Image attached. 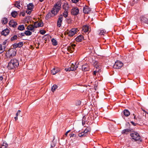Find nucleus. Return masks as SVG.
<instances>
[{"mask_svg":"<svg viewBox=\"0 0 148 148\" xmlns=\"http://www.w3.org/2000/svg\"><path fill=\"white\" fill-rule=\"evenodd\" d=\"M19 66L18 60L16 59L11 60L8 64V68L9 69L17 68Z\"/></svg>","mask_w":148,"mask_h":148,"instance_id":"1","label":"nucleus"},{"mask_svg":"<svg viewBox=\"0 0 148 148\" xmlns=\"http://www.w3.org/2000/svg\"><path fill=\"white\" fill-rule=\"evenodd\" d=\"M61 3L60 2H58L55 4L51 10V12L54 15L57 14L61 8Z\"/></svg>","mask_w":148,"mask_h":148,"instance_id":"2","label":"nucleus"},{"mask_svg":"<svg viewBox=\"0 0 148 148\" xmlns=\"http://www.w3.org/2000/svg\"><path fill=\"white\" fill-rule=\"evenodd\" d=\"M130 136L132 141L139 140L141 138V137L140 136L139 134L135 131L132 132L130 134Z\"/></svg>","mask_w":148,"mask_h":148,"instance_id":"3","label":"nucleus"},{"mask_svg":"<svg viewBox=\"0 0 148 148\" xmlns=\"http://www.w3.org/2000/svg\"><path fill=\"white\" fill-rule=\"evenodd\" d=\"M6 56L10 58L15 56L16 54V50L14 49H10L8 50L6 53Z\"/></svg>","mask_w":148,"mask_h":148,"instance_id":"4","label":"nucleus"},{"mask_svg":"<svg viewBox=\"0 0 148 148\" xmlns=\"http://www.w3.org/2000/svg\"><path fill=\"white\" fill-rule=\"evenodd\" d=\"M123 64L120 61H117L115 62L113 66V67L115 69H120L123 66Z\"/></svg>","mask_w":148,"mask_h":148,"instance_id":"5","label":"nucleus"},{"mask_svg":"<svg viewBox=\"0 0 148 148\" xmlns=\"http://www.w3.org/2000/svg\"><path fill=\"white\" fill-rule=\"evenodd\" d=\"M77 30L76 29L73 28L67 32V34L69 36H73L76 34Z\"/></svg>","mask_w":148,"mask_h":148,"instance_id":"6","label":"nucleus"},{"mask_svg":"<svg viewBox=\"0 0 148 148\" xmlns=\"http://www.w3.org/2000/svg\"><path fill=\"white\" fill-rule=\"evenodd\" d=\"M90 131L89 128H86L83 132L78 134V136L80 137H84L86 136L87 134V133Z\"/></svg>","mask_w":148,"mask_h":148,"instance_id":"7","label":"nucleus"},{"mask_svg":"<svg viewBox=\"0 0 148 148\" xmlns=\"http://www.w3.org/2000/svg\"><path fill=\"white\" fill-rule=\"evenodd\" d=\"M63 18V15L62 14H61L58 18L57 23V26L59 27H60L61 26L62 23V22Z\"/></svg>","mask_w":148,"mask_h":148,"instance_id":"8","label":"nucleus"},{"mask_svg":"<svg viewBox=\"0 0 148 148\" xmlns=\"http://www.w3.org/2000/svg\"><path fill=\"white\" fill-rule=\"evenodd\" d=\"M79 10L77 8H73L71 11V14L74 15H76L79 13Z\"/></svg>","mask_w":148,"mask_h":148,"instance_id":"9","label":"nucleus"},{"mask_svg":"<svg viewBox=\"0 0 148 148\" xmlns=\"http://www.w3.org/2000/svg\"><path fill=\"white\" fill-rule=\"evenodd\" d=\"M76 46V45L72 44L70 46H68L67 48V49L70 53H71L74 49L75 47Z\"/></svg>","mask_w":148,"mask_h":148,"instance_id":"10","label":"nucleus"},{"mask_svg":"<svg viewBox=\"0 0 148 148\" xmlns=\"http://www.w3.org/2000/svg\"><path fill=\"white\" fill-rule=\"evenodd\" d=\"M91 9L88 6L86 5L84 7L83 12L85 14H88L91 11Z\"/></svg>","mask_w":148,"mask_h":148,"instance_id":"11","label":"nucleus"},{"mask_svg":"<svg viewBox=\"0 0 148 148\" xmlns=\"http://www.w3.org/2000/svg\"><path fill=\"white\" fill-rule=\"evenodd\" d=\"M82 69L83 71H86L89 70L90 68L88 64L83 65L82 66Z\"/></svg>","mask_w":148,"mask_h":148,"instance_id":"12","label":"nucleus"},{"mask_svg":"<svg viewBox=\"0 0 148 148\" xmlns=\"http://www.w3.org/2000/svg\"><path fill=\"white\" fill-rule=\"evenodd\" d=\"M132 129L131 128L124 129L122 131V134H127L129 132L132 131Z\"/></svg>","mask_w":148,"mask_h":148,"instance_id":"13","label":"nucleus"},{"mask_svg":"<svg viewBox=\"0 0 148 148\" xmlns=\"http://www.w3.org/2000/svg\"><path fill=\"white\" fill-rule=\"evenodd\" d=\"M34 24L35 28L42 27L43 26V23L42 22L38 23V22H34Z\"/></svg>","mask_w":148,"mask_h":148,"instance_id":"14","label":"nucleus"},{"mask_svg":"<svg viewBox=\"0 0 148 148\" xmlns=\"http://www.w3.org/2000/svg\"><path fill=\"white\" fill-rule=\"evenodd\" d=\"M60 71V69L57 68H54L51 70V73L53 75H55Z\"/></svg>","mask_w":148,"mask_h":148,"instance_id":"15","label":"nucleus"},{"mask_svg":"<svg viewBox=\"0 0 148 148\" xmlns=\"http://www.w3.org/2000/svg\"><path fill=\"white\" fill-rule=\"evenodd\" d=\"M9 24L10 26H12L14 28L17 25V23L13 20H11L9 22Z\"/></svg>","mask_w":148,"mask_h":148,"instance_id":"16","label":"nucleus"},{"mask_svg":"<svg viewBox=\"0 0 148 148\" xmlns=\"http://www.w3.org/2000/svg\"><path fill=\"white\" fill-rule=\"evenodd\" d=\"M9 30L7 28H6L2 31L1 32V34L2 35L6 36L9 34Z\"/></svg>","mask_w":148,"mask_h":148,"instance_id":"17","label":"nucleus"},{"mask_svg":"<svg viewBox=\"0 0 148 148\" xmlns=\"http://www.w3.org/2000/svg\"><path fill=\"white\" fill-rule=\"evenodd\" d=\"M82 30L85 33H89V31L88 26L87 25H84L82 27Z\"/></svg>","mask_w":148,"mask_h":148,"instance_id":"18","label":"nucleus"},{"mask_svg":"<svg viewBox=\"0 0 148 148\" xmlns=\"http://www.w3.org/2000/svg\"><path fill=\"white\" fill-rule=\"evenodd\" d=\"M84 37L83 35H80L77 37L75 38V40L77 42H81L83 40Z\"/></svg>","mask_w":148,"mask_h":148,"instance_id":"19","label":"nucleus"},{"mask_svg":"<svg viewBox=\"0 0 148 148\" xmlns=\"http://www.w3.org/2000/svg\"><path fill=\"white\" fill-rule=\"evenodd\" d=\"M35 27H34V25H30L27 27V29L28 30L32 31L33 32H34V29Z\"/></svg>","mask_w":148,"mask_h":148,"instance_id":"20","label":"nucleus"},{"mask_svg":"<svg viewBox=\"0 0 148 148\" xmlns=\"http://www.w3.org/2000/svg\"><path fill=\"white\" fill-rule=\"evenodd\" d=\"M27 6L28 10H32L34 7V5L32 3H29Z\"/></svg>","mask_w":148,"mask_h":148,"instance_id":"21","label":"nucleus"},{"mask_svg":"<svg viewBox=\"0 0 148 148\" xmlns=\"http://www.w3.org/2000/svg\"><path fill=\"white\" fill-rule=\"evenodd\" d=\"M123 114L125 116L127 117L130 115V112L128 110L125 109L123 111Z\"/></svg>","mask_w":148,"mask_h":148,"instance_id":"22","label":"nucleus"},{"mask_svg":"<svg viewBox=\"0 0 148 148\" xmlns=\"http://www.w3.org/2000/svg\"><path fill=\"white\" fill-rule=\"evenodd\" d=\"M98 32L99 35H103L106 34V31L105 30H99Z\"/></svg>","mask_w":148,"mask_h":148,"instance_id":"23","label":"nucleus"},{"mask_svg":"<svg viewBox=\"0 0 148 148\" xmlns=\"http://www.w3.org/2000/svg\"><path fill=\"white\" fill-rule=\"evenodd\" d=\"M8 22L7 18L4 17L1 20V22L3 24H6Z\"/></svg>","mask_w":148,"mask_h":148,"instance_id":"24","label":"nucleus"},{"mask_svg":"<svg viewBox=\"0 0 148 148\" xmlns=\"http://www.w3.org/2000/svg\"><path fill=\"white\" fill-rule=\"evenodd\" d=\"M5 49V47L3 46L2 45L0 44V53H2Z\"/></svg>","mask_w":148,"mask_h":148,"instance_id":"25","label":"nucleus"},{"mask_svg":"<svg viewBox=\"0 0 148 148\" xmlns=\"http://www.w3.org/2000/svg\"><path fill=\"white\" fill-rule=\"evenodd\" d=\"M18 29L22 31L25 29V27L23 25H20L18 26Z\"/></svg>","mask_w":148,"mask_h":148,"instance_id":"26","label":"nucleus"},{"mask_svg":"<svg viewBox=\"0 0 148 148\" xmlns=\"http://www.w3.org/2000/svg\"><path fill=\"white\" fill-rule=\"evenodd\" d=\"M11 15L13 17L15 18L18 15L17 12L16 11H12L11 13Z\"/></svg>","mask_w":148,"mask_h":148,"instance_id":"27","label":"nucleus"},{"mask_svg":"<svg viewBox=\"0 0 148 148\" xmlns=\"http://www.w3.org/2000/svg\"><path fill=\"white\" fill-rule=\"evenodd\" d=\"M63 15L66 18L68 16V12L67 9H65L64 11V13H63Z\"/></svg>","mask_w":148,"mask_h":148,"instance_id":"28","label":"nucleus"},{"mask_svg":"<svg viewBox=\"0 0 148 148\" xmlns=\"http://www.w3.org/2000/svg\"><path fill=\"white\" fill-rule=\"evenodd\" d=\"M52 44L54 45H57V41L54 38H53L51 40Z\"/></svg>","mask_w":148,"mask_h":148,"instance_id":"29","label":"nucleus"},{"mask_svg":"<svg viewBox=\"0 0 148 148\" xmlns=\"http://www.w3.org/2000/svg\"><path fill=\"white\" fill-rule=\"evenodd\" d=\"M25 34L26 36H30L32 34V32L29 30H27L25 31Z\"/></svg>","mask_w":148,"mask_h":148,"instance_id":"30","label":"nucleus"},{"mask_svg":"<svg viewBox=\"0 0 148 148\" xmlns=\"http://www.w3.org/2000/svg\"><path fill=\"white\" fill-rule=\"evenodd\" d=\"M57 86L56 85H54L52 87L51 90L53 92H54L57 88Z\"/></svg>","mask_w":148,"mask_h":148,"instance_id":"31","label":"nucleus"},{"mask_svg":"<svg viewBox=\"0 0 148 148\" xmlns=\"http://www.w3.org/2000/svg\"><path fill=\"white\" fill-rule=\"evenodd\" d=\"M7 144L5 143H3V145L1 146V148H6V147L7 146Z\"/></svg>","mask_w":148,"mask_h":148,"instance_id":"32","label":"nucleus"},{"mask_svg":"<svg viewBox=\"0 0 148 148\" xmlns=\"http://www.w3.org/2000/svg\"><path fill=\"white\" fill-rule=\"evenodd\" d=\"M15 7L18 8L19 7H20V2L18 1H16L14 4Z\"/></svg>","mask_w":148,"mask_h":148,"instance_id":"33","label":"nucleus"},{"mask_svg":"<svg viewBox=\"0 0 148 148\" xmlns=\"http://www.w3.org/2000/svg\"><path fill=\"white\" fill-rule=\"evenodd\" d=\"M17 36L16 35H14L11 38V41H13L14 40H15L17 39Z\"/></svg>","mask_w":148,"mask_h":148,"instance_id":"34","label":"nucleus"},{"mask_svg":"<svg viewBox=\"0 0 148 148\" xmlns=\"http://www.w3.org/2000/svg\"><path fill=\"white\" fill-rule=\"evenodd\" d=\"M143 21L145 23L148 25V19L146 18H144L143 19Z\"/></svg>","mask_w":148,"mask_h":148,"instance_id":"35","label":"nucleus"},{"mask_svg":"<svg viewBox=\"0 0 148 148\" xmlns=\"http://www.w3.org/2000/svg\"><path fill=\"white\" fill-rule=\"evenodd\" d=\"M133 116H134V121L135 122H137L138 120L137 119V117H136V115H135V114L134 113L133 114Z\"/></svg>","mask_w":148,"mask_h":148,"instance_id":"36","label":"nucleus"},{"mask_svg":"<svg viewBox=\"0 0 148 148\" xmlns=\"http://www.w3.org/2000/svg\"><path fill=\"white\" fill-rule=\"evenodd\" d=\"M19 35H18V37L20 38L22 37L23 36H25V32L24 33H21L20 34H18Z\"/></svg>","mask_w":148,"mask_h":148,"instance_id":"37","label":"nucleus"},{"mask_svg":"<svg viewBox=\"0 0 148 148\" xmlns=\"http://www.w3.org/2000/svg\"><path fill=\"white\" fill-rule=\"evenodd\" d=\"M74 69H73V68H71L70 67V68H68L67 69H65V70L66 71H74Z\"/></svg>","mask_w":148,"mask_h":148,"instance_id":"38","label":"nucleus"},{"mask_svg":"<svg viewBox=\"0 0 148 148\" xmlns=\"http://www.w3.org/2000/svg\"><path fill=\"white\" fill-rule=\"evenodd\" d=\"M17 45H18L19 47H22L23 45V42H19L18 43H17Z\"/></svg>","mask_w":148,"mask_h":148,"instance_id":"39","label":"nucleus"},{"mask_svg":"<svg viewBox=\"0 0 148 148\" xmlns=\"http://www.w3.org/2000/svg\"><path fill=\"white\" fill-rule=\"evenodd\" d=\"M8 42V41L7 40H5V41H4L2 43V44H1L3 46H4L5 47V48L6 47V44Z\"/></svg>","mask_w":148,"mask_h":148,"instance_id":"40","label":"nucleus"},{"mask_svg":"<svg viewBox=\"0 0 148 148\" xmlns=\"http://www.w3.org/2000/svg\"><path fill=\"white\" fill-rule=\"evenodd\" d=\"M75 104H76V105H77V106H79V105H80L81 104V102L79 100L77 101L76 102Z\"/></svg>","mask_w":148,"mask_h":148,"instance_id":"41","label":"nucleus"},{"mask_svg":"<svg viewBox=\"0 0 148 148\" xmlns=\"http://www.w3.org/2000/svg\"><path fill=\"white\" fill-rule=\"evenodd\" d=\"M56 144V143L54 142V141L53 140L52 141V143L51 144V147H54L55 146Z\"/></svg>","mask_w":148,"mask_h":148,"instance_id":"42","label":"nucleus"},{"mask_svg":"<svg viewBox=\"0 0 148 148\" xmlns=\"http://www.w3.org/2000/svg\"><path fill=\"white\" fill-rule=\"evenodd\" d=\"M78 63L77 62H76L75 64V67L73 68V69H74V71L76 70L77 68H78Z\"/></svg>","mask_w":148,"mask_h":148,"instance_id":"43","label":"nucleus"},{"mask_svg":"<svg viewBox=\"0 0 148 148\" xmlns=\"http://www.w3.org/2000/svg\"><path fill=\"white\" fill-rule=\"evenodd\" d=\"M40 32L41 34L44 35L46 33V32L44 30H41L40 31Z\"/></svg>","mask_w":148,"mask_h":148,"instance_id":"44","label":"nucleus"},{"mask_svg":"<svg viewBox=\"0 0 148 148\" xmlns=\"http://www.w3.org/2000/svg\"><path fill=\"white\" fill-rule=\"evenodd\" d=\"M70 137H75L76 136V135L74 134H70Z\"/></svg>","mask_w":148,"mask_h":148,"instance_id":"45","label":"nucleus"},{"mask_svg":"<svg viewBox=\"0 0 148 148\" xmlns=\"http://www.w3.org/2000/svg\"><path fill=\"white\" fill-rule=\"evenodd\" d=\"M32 10H28L26 11V12L27 14H30Z\"/></svg>","mask_w":148,"mask_h":148,"instance_id":"46","label":"nucleus"},{"mask_svg":"<svg viewBox=\"0 0 148 148\" xmlns=\"http://www.w3.org/2000/svg\"><path fill=\"white\" fill-rule=\"evenodd\" d=\"M130 123L134 126H136L137 123H134L133 121H131Z\"/></svg>","mask_w":148,"mask_h":148,"instance_id":"47","label":"nucleus"},{"mask_svg":"<svg viewBox=\"0 0 148 148\" xmlns=\"http://www.w3.org/2000/svg\"><path fill=\"white\" fill-rule=\"evenodd\" d=\"M79 0H72V2L74 3H76L77 2H78Z\"/></svg>","mask_w":148,"mask_h":148,"instance_id":"48","label":"nucleus"},{"mask_svg":"<svg viewBox=\"0 0 148 148\" xmlns=\"http://www.w3.org/2000/svg\"><path fill=\"white\" fill-rule=\"evenodd\" d=\"M17 43H15L14 44V47L15 48H17L18 47V45H17Z\"/></svg>","mask_w":148,"mask_h":148,"instance_id":"49","label":"nucleus"},{"mask_svg":"<svg viewBox=\"0 0 148 148\" xmlns=\"http://www.w3.org/2000/svg\"><path fill=\"white\" fill-rule=\"evenodd\" d=\"M137 117V119H138V121H140L141 119V118L140 116L138 115Z\"/></svg>","mask_w":148,"mask_h":148,"instance_id":"50","label":"nucleus"},{"mask_svg":"<svg viewBox=\"0 0 148 148\" xmlns=\"http://www.w3.org/2000/svg\"><path fill=\"white\" fill-rule=\"evenodd\" d=\"M21 14L23 16H24L25 15V13L24 12H21Z\"/></svg>","mask_w":148,"mask_h":148,"instance_id":"51","label":"nucleus"},{"mask_svg":"<svg viewBox=\"0 0 148 148\" xmlns=\"http://www.w3.org/2000/svg\"><path fill=\"white\" fill-rule=\"evenodd\" d=\"M70 131V130H69L67 132H66L65 133V135L66 136H67V134H68V133Z\"/></svg>","mask_w":148,"mask_h":148,"instance_id":"52","label":"nucleus"},{"mask_svg":"<svg viewBox=\"0 0 148 148\" xmlns=\"http://www.w3.org/2000/svg\"><path fill=\"white\" fill-rule=\"evenodd\" d=\"M97 73V71H94L93 72V75H96V73Z\"/></svg>","mask_w":148,"mask_h":148,"instance_id":"53","label":"nucleus"},{"mask_svg":"<svg viewBox=\"0 0 148 148\" xmlns=\"http://www.w3.org/2000/svg\"><path fill=\"white\" fill-rule=\"evenodd\" d=\"M75 65L73 64H72V65L71 66V68H73L75 67Z\"/></svg>","mask_w":148,"mask_h":148,"instance_id":"54","label":"nucleus"},{"mask_svg":"<svg viewBox=\"0 0 148 148\" xmlns=\"http://www.w3.org/2000/svg\"><path fill=\"white\" fill-rule=\"evenodd\" d=\"M3 79V77L2 76H1L0 77V80L1 81H2Z\"/></svg>","mask_w":148,"mask_h":148,"instance_id":"55","label":"nucleus"},{"mask_svg":"<svg viewBox=\"0 0 148 148\" xmlns=\"http://www.w3.org/2000/svg\"><path fill=\"white\" fill-rule=\"evenodd\" d=\"M14 119H15V121H16L18 120V118L17 116H15L14 117Z\"/></svg>","mask_w":148,"mask_h":148,"instance_id":"56","label":"nucleus"},{"mask_svg":"<svg viewBox=\"0 0 148 148\" xmlns=\"http://www.w3.org/2000/svg\"><path fill=\"white\" fill-rule=\"evenodd\" d=\"M85 121H82V123L83 125H83L84 124H85Z\"/></svg>","mask_w":148,"mask_h":148,"instance_id":"57","label":"nucleus"},{"mask_svg":"<svg viewBox=\"0 0 148 148\" xmlns=\"http://www.w3.org/2000/svg\"><path fill=\"white\" fill-rule=\"evenodd\" d=\"M20 112H21V111L20 110H18V111L17 113H18L19 114Z\"/></svg>","mask_w":148,"mask_h":148,"instance_id":"58","label":"nucleus"},{"mask_svg":"<svg viewBox=\"0 0 148 148\" xmlns=\"http://www.w3.org/2000/svg\"><path fill=\"white\" fill-rule=\"evenodd\" d=\"M46 16V17H47V18H49V14H48Z\"/></svg>","mask_w":148,"mask_h":148,"instance_id":"59","label":"nucleus"},{"mask_svg":"<svg viewBox=\"0 0 148 148\" xmlns=\"http://www.w3.org/2000/svg\"><path fill=\"white\" fill-rule=\"evenodd\" d=\"M18 113H17L16 114V116H17L18 117Z\"/></svg>","mask_w":148,"mask_h":148,"instance_id":"60","label":"nucleus"},{"mask_svg":"<svg viewBox=\"0 0 148 148\" xmlns=\"http://www.w3.org/2000/svg\"><path fill=\"white\" fill-rule=\"evenodd\" d=\"M142 110H143V112H146L144 110V109H142Z\"/></svg>","mask_w":148,"mask_h":148,"instance_id":"61","label":"nucleus"},{"mask_svg":"<svg viewBox=\"0 0 148 148\" xmlns=\"http://www.w3.org/2000/svg\"><path fill=\"white\" fill-rule=\"evenodd\" d=\"M39 1H40V2H42V1H43V0H39Z\"/></svg>","mask_w":148,"mask_h":148,"instance_id":"62","label":"nucleus"},{"mask_svg":"<svg viewBox=\"0 0 148 148\" xmlns=\"http://www.w3.org/2000/svg\"><path fill=\"white\" fill-rule=\"evenodd\" d=\"M133 1H134V2H136V1H135V0H133Z\"/></svg>","mask_w":148,"mask_h":148,"instance_id":"63","label":"nucleus"},{"mask_svg":"<svg viewBox=\"0 0 148 148\" xmlns=\"http://www.w3.org/2000/svg\"><path fill=\"white\" fill-rule=\"evenodd\" d=\"M147 114H148V113H147Z\"/></svg>","mask_w":148,"mask_h":148,"instance_id":"64","label":"nucleus"}]
</instances>
